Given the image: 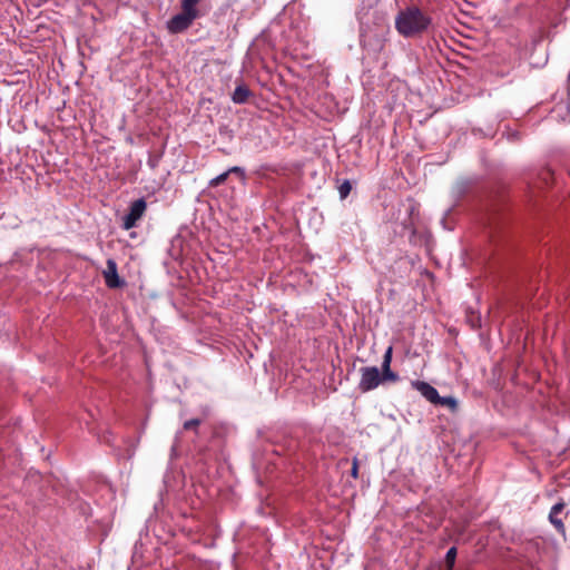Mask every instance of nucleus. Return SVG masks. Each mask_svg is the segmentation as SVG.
<instances>
[{
    "label": "nucleus",
    "mask_w": 570,
    "mask_h": 570,
    "mask_svg": "<svg viewBox=\"0 0 570 570\" xmlns=\"http://www.w3.org/2000/svg\"><path fill=\"white\" fill-rule=\"evenodd\" d=\"M361 379L357 389L362 393H367L375 390L382 383L390 382L384 377V372L380 371L376 366H364L360 368Z\"/></svg>",
    "instance_id": "nucleus-2"
},
{
    "label": "nucleus",
    "mask_w": 570,
    "mask_h": 570,
    "mask_svg": "<svg viewBox=\"0 0 570 570\" xmlns=\"http://www.w3.org/2000/svg\"><path fill=\"white\" fill-rule=\"evenodd\" d=\"M564 505L566 504L563 502H558L551 508V511L549 513L550 522L559 532H564V524L562 520L559 518V514L563 511Z\"/></svg>",
    "instance_id": "nucleus-8"
},
{
    "label": "nucleus",
    "mask_w": 570,
    "mask_h": 570,
    "mask_svg": "<svg viewBox=\"0 0 570 570\" xmlns=\"http://www.w3.org/2000/svg\"><path fill=\"white\" fill-rule=\"evenodd\" d=\"M552 171L549 170V169H546L543 170L541 174H540V179L546 184V185H549L550 184V180L552 179Z\"/></svg>",
    "instance_id": "nucleus-16"
},
{
    "label": "nucleus",
    "mask_w": 570,
    "mask_h": 570,
    "mask_svg": "<svg viewBox=\"0 0 570 570\" xmlns=\"http://www.w3.org/2000/svg\"><path fill=\"white\" fill-rule=\"evenodd\" d=\"M147 204L144 198H139L131 203L129 212L122 217V228L129 230L137 225V222L146 212Z\"/></svg>",
    "instance_id": "nucleus-3"
},
{
    "label": "nucleus",
    "mask_w": 570,
    "mask_h": 570,
    "mask_svg": "<svg viewBox=\"0 0 570 570\" xmlns=\"http://www.w3.org/2000/svg\"><path fill=\"white\" fill-rule=\"evenodd\" d=\"M248 97L249 90L243 86L237 87L233 94V100L237 104L245 102Z\"/></svg>",
    "instance_id": "nucleus-11"
},
{
    "label": "nucleus",
    "mask_w": 570,
    "mask_h": 570,
    "mask_svg": "<svg viewBox=\"0 0 570 570\" xmlns=\"http://www.w3.org/2000/svg\"><path fill=\"white\" fill-rule=\"evenodd\" d=\"M434 404L441 405V406H446L453 412L458 409V402L452 396H440L439 395V401H435Z\"/></svg>",
    "instance_id": "nucleus-10"
},
{
    "label": "nucleus",
    "mask_w": 570,
    "mask_h": 570,
    "mask_svg": "<svg viewBox=\"0 0 570 570\" xmlns=\"http://www.w3.org/2000/svg\"><path fill=\"white\" fill-rule=\"evenodd\" d=\"M468 322L470 323L472 328H479L481 326L480 316L474 313L468 315Z\"/></svg>",
    "instance_id": "nucleus-15"
},
{
    "label": "nucleus",
    "mask_w": 570,
    "mask_h": 570,
    "mask_svg": "<svg viewBox=\"0 0 570 570\" xmlns=\"http://www.w3.org/2000/svg\"><path fill=\"white\" fill-rule=\"evenodd\" d=\"M239 170V167H233L230 168L228 171H225L220 175H218L217 177L213 178L209 183L210 186L215 187V186H218L219 184H222L223 181H225V179L227 178V176L230 174V173H236Z\"/></svg>",
    "instance_id": "nucleus-13"
},
{
    "label": "nucleus",
    "mask_w": 570,
    "mask_h": 570,
    "mask_svg": "<svg viewBox=\"0 0 570 570\" xmlns=\"http://www.w3.org/2000/svg\"><path fill=\"white\" fill-rule=\"evenodd\" d=\"M199 2L200 0H181V10L197 19L199 17V10L197 9Z\"/></svg>",
    "instance_id": "nucleus-9"
},
{
    "label": "nucleus",
    "mask_w": 570,
    "mask_h": 570,
    "mask_svg": "<svg viewBox=\"0 0 570 570\" xmlns=\"http://www.w3.org/2000/svg\"><path fill=\"white\" fill-rule=\"evenodd\" d=\"M351 475L354 479L358 478V460H357V458H353V460H352Z\"/></svg>",
    "instance_id": "nucleus-18"
},
{
    "label": "nucleus",
    "mask_w": 570,
    "mask_h": 570,
    "mask_svg": "<svg viewBox=\"0 0 570 570\" xmlns=\"http://www.w3.org/2000/svg\"><path fill=\"white\" fill-rule=\"evenodd\" d=\"M412 387L420 392L428 401L431 403H435L439 401V392L435 387L424 381H413L411 383Z\"/></svg>",
    "instance_id": "nucleus-6"
},
{
    "label": "nucleus",
    "mask_w": 570,
    "mask_h": 570,
    "mask_svg": "<svg viewBox=\"0 0 570 570\" xmlns=\"http://www.w3.org/2000/svg\"><path fill=\"white\" fill-rule=\"evenodd\" d=\"M432 20L416 6L406 7L395 17V29L405 38H413L425 32Z\"/></svg>",
    "instance_id": "nucleus-1"
},
{
    "label": "nucleus",
    "mask_w": 570,
    "mask_h": 570,
    "mask_svg": "<svg viewBox=\"0 0 570 570\" xmlns=\"http://www.w3.org/2000/svg\"><path fill=\"white\" fill-rule=\"evenodd\" d=\"M106 285L109 288H117L122 285L117 272V264L114 259L107 261V267L104 271Z\"/></svg>",
    "instance_id": "nucleus-5"
},
{
    "label": "nucleus",
    "mask_w": 570,
    "mask_h": 570,
    "mask_svg": "<svg viewBox=\"0 0 570 570\" xmlns=\"http://www.w3.org/2000/svg\"><path fill=\"white\" fill-rule=\"evenodd\" d=\"M351 190H352V185H351L350 180H344L338 186V194H340L341 199H345L348 196V194L351 193Z\"/></svg>",
    "instance_id": "nucleus-14"
},
{
    "label": "nucleus",
    "mask_w": 570,
    "mask_h": 570,
    "mask_svg": "<svg viewBox=\"0 0 570 570\" xmlns=\"http://www.w3.org/2000/svg\"><path fill=\"white\" fill-rule=\"evenodd\" d=\"M392 355H393V347L389 346L383 355L381 371L384 372V377L389 379L390 382H397L399 381L397 373H395L391 370Z\"/></svg>",
    "instance_id": "nucleus-7"
},
{
    "label": "nucleus",
    "mask_w": 570,
    "mask_h": 570,
    "mask_svg": "<svg viewBox=\"0 0 570 570\" xmlns=\"http://www.w3.org/2000/svg\"><path fill=\"white\" fill-rule=\"evenodd\" d=\"M200 424V420L198 419H191L184 423V430H191L196 429Z\"/></svg>",
    "instance_id": "nucleus-17"
},
{
    "label": "nucleus",
    "mask_w": 570,
    "mask_h": 570,
    "mask_svg": "<svg viewBox=\"0 0 570 570\" xmlns=\"http://www.w3.org/2000/svg\"><path fill=\"white\" fill-rule=\"evenodd\" d=\"M456 553H458V551H456L455 547H452L448 550V552L445 554V564H446L448 570L453 569L454 563H455Z\"/></svg>",
    "instance_id": "nucleus-12"
},
{
    "label": "nucleus",
    "mask_w": 570,
    "mask_h": 570,
    "mask_svg": "<svg viewBox=\"0 0 570 570\" xmlns=\"http://www.w3.org/2000/svg\"><path fill=\"white\" fill-rule=\"evenodd\" d=\"M194 20H196V18L193 17V14H188L181 10V12L175 14L167 22V28L171 33H179L188 29Z\"/></svg>",
    "instance_id": "nucleus-4"
}]
</instances>
